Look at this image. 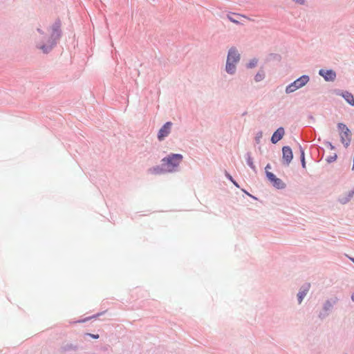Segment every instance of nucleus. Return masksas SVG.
Returning <instances> with one entry per match:
<instances>
[{
    "mask_svg": "<svg viewBox=\"0 0 354 354\" xmlns=\"http://www.w3.org/2000/svg\"><path fill=\"white\" fill-rule=\"evenodd\" d=\"M62 22L59 19L55 20L50 28V35L48 37L44 31L37 28V31L42 35V38L35 43V47L41 50L44 54H48L58 44L62 35Z\"/></svg>",
    "mask_w": 354,
    "mask_h": 354,
    "instance_id": "nucleus-1",
    "label": "nucleus"
},
{
    "mask_svg": "<svg viewBox=\"0 0 354 354\" xmlns=\"http://www.w3.org/2000/svg\"><path fill=\"white\" fill-rule=\"evenodd\" d=\"M183 156L180 153H171L161 160V162L167 169L168 173H173L178 171L180 162L183 161Z\"/></svg>",
    "mask_w": 354,
    "mask_h": 354,
    "instance_id": "nucleus-2",
    "label": "nucleus"
},
{
    "mask_svg": "<svg viewBox=\"0 0 354 354\" xmlns=\"http://www.w3.org/2000/svg\"><path fill=\"white\" fill-rule=\"evenodd\" d=\"M309 81L310 77L308 75H301L286 87V93L290 94L295 92L297 89L304 87Z\"/></svg>",
    "mask_w": 354,
    "mask_h": 354,
    "instance_id": "nucleus-3",
    "label": "nucleus"
},
{
    "mask_svg": "<svg viewBox=\"0 0 354 354\" xmlns=\"http://www.w3.org/2000/svg\"><path fill=\"white\" fill-rule=\"evenodd\" d=\"M337 129L339 131L341 142L347 148L352 140V133L347 126L342 122L337 124Z\"/></svg>",
    "mask_w": 354,
    "mask_h": 354,
    "instance_id": "nucleus-4",
    "label": "nucleus"
},
{
    "mask_svg": "<svg viewBox=\"0 0 354 354\" xmlns=\"http://www.w3.org/2000/svg\"><path fill=\"white\" fill-rule=\"evenodd\" d=\"M339 301L337 297H331L324 301L322 309L318 315L320 319H324L332 311L333 306Z\"/></svg>",
    "mask_w": 354,
    "mask_h": 354,
    "instance_id": "nucleus-5",
    "label": "nucleus"
},
{
    "mask_svg": "<svg viewBox=\"0 0 354 354\" xmlns=\"http://www.w3.org/2000/svg\"><path fill=\"white\" fill-rule=\"evenodd\" d=\"M266 176L274 188L277 189L286 188V183L281 179L277 178L273 173L266 171Z\"/></svg>",
    "mask_w": 354,
    "mask_h": 354,
    "instance_id": "nucleus-6",
    "label": "nucleus"
},
{
    "mask_svg": "<svg viewBox=\"0 0 354 354\" xmlns=\"http://www.w3.org/2000/svg\"><path fill=\"white\" fill-rule=\"evenodd\" d=\"M172 125L173 124L171 122H167L162 126V127L159 129L157 136L159 141L163 140L169 135Z\"/></svg>",
    "mask_w": 354,
    "mask_h": 354,
    "instance_id": "nucleus-7",
    "label": "nucleus"
},
{
    "mask_svg": "<svg viewBox=\"0 0 354 354\" xmlns=\"http://www.w3.org/2000/svg\"><path fill=\"white\" fill-rule=\"evenodd\" d=\"M318 74L322 76L326 82H333L336 79V72L333 69H320Z\"/></svg>",
    "mask_w": 354,
    "mask_h": 354,
    "instance_id": "nucleus-8",
    "label": "nucleus"
},
{
    "mask_svg": "<svg viewBox=\"0 0 354 354\" xmlns=\"http://www.w3.org/2000/svg\"><path fill=\"white\" fill-rule=\"evenodd\" d=\"M241 59V54L239 53L238 49L235 46H232L229 50L227 55V61L231 62L239 63Z\"/></svg>",
    "mask_w": 354,
    "mask_h": 354,
    "instance_id": "nucleus-9",
    "label": "nucleus"
},
{
    "mask_svg": "<svg viewBox=\"0 0 354 354\" xmlns=\"http://www.w3.org/2000/svg\"><path fill=\"white\" fill-rule=\"evenodd\" d=\"M334 92L337 95L342 96L348 104L352 106H354V96L351 93L348 91H341L339 89H336Z\"/></svg>",
    "mask_w": 354,
    "mask_h": 354,
    "instance_id": "nucleus-10",
    "label": "nucleus"
},
{
    "mask_svg": "<svg viewBox=\"0 0 354 354\" xmlns=\"http://www.w3.org/2000/svg\"><path fill=\"white\" fill-rule=\"evenodd\" d=\"M293 158V153L291 148L289 146H284L282 147V158L284 164L288 166Z\"/></svg>",
    "mask_w": 354,
    "mask_h": 354,
    "instance_id": "nucleus-11",
    "label": "nucleus"
},
{
    "mask_svg": "<svg viewBox=\"0 0 354 354\" xmlns=\"http://www.w3.org/2000/svg\"><path fill=\"white\" fill-rule=\"evenodd\" d=\"M285 134L284 128L282 127H279L272 135L270 141L272 144L277 143L281 140Z\"/></svg>",
    "mask_w": 354,
    "mask_h": 354,
    "instance_id": "nucleus-12",
    "label": "nucleus"
},
{
    "mask_svg": "<svg viewBox=\"0 0 354 354\" xmlns=\"http://www.w3.org/2000/svg\"><path fill=\"white\" fill-rule=\"evenodd\" d=\"M147 171L149 174H151L153 175H161V174L168 173L162 162L160 165H156V166L150 167Z\"/></svg>",
    "mask_w": 354,
    "mask_h": 354,
    "instance_id": "nucleus-13",
    "label": "nucleus"
},
{
    "mask_svg": "<svg viewBox=\"0 0 354 354\" xmlns=\"http://www.w3.org/2000/svg\"><path fill=\"white\" fill-rule=\"evenodd\" d=\"M309 288H310V283H306L304 286H302L301 287V288L299 289V291L297 293V300H298V303L299 304L302 302L304 297L307 295V293L309 290Z\"/></svg>",
    "mask_w": 354,
    "mask_h": 354,
    "instance_id": "nucleus-14",
    "label": "nucleus"
},
{
    "mask_svg": "<svg viewBox=\"0 0 354 354\" xmlns=\"http://www.w3.org/2000/svg\"><path fill=\"white\" fill-rule=\"evenodd\" d=\"M353 196H354V188H353L351 190L348 192V193H346L345 195L340 196L338 198V201L341 204L345 205L351 200V198L353 197Z\"/></svg>",
    "mask_w": 354,
    "mask_h": 354,
    "instance_id": "nucleus-15",
    "label": "nucleus"
},
{
    "mask_svg": "<svg viewBox=\"0 0 354 354\" xmlns=\"http://www.w3.org/2000/svg\"><path fill=\"white\" fill-rule=\"evenodd\" d=\"M236 62H231L226 60L225 64V71L229 75H234L236 71Z\"/></svg>",
    "mask_w": 354,
    "mask_h": 354,
    "instance_id": "nucleus-16",
    "label": "nucleus"
},
{
    "mask_svg": "<svg viewBox=\"0 0 354 354\" xmlns=\"http://www.w3.org/2000/svg\"><path fill=\"white\" fill-rule=\"evenodd\" d=\"M245 160L247 165L250 167V169L254 171V173L257 172V167L253 162V158L252 157L251 153L250 151L245 153Z\"/></svg>",
    "mask_w": 354,
    "mask_h": 354,
    "instance_id": "nucleus-17",
    "label": "nucleus"
},
{
    "mask_svg": "<svg viewBox=\"0 0 354 354\" xmlns=\"http://www.w3.org/2000/svg\"><path fill=\"white\" fill-rule=\"evenodd\" d=\"M78 349V346L71 343H68L62 347V350L64 352L74 351H76Z\"/></svg>",
    "mask_w": 354,
    "mask_h": 354,
    "instance_id": "nucleus-18",
    "label": "nucleus"
},
{
    "mask_svg": "<svg viewBox=\"0 0 354 354\" xmlns=\"http://www.w3.org/2000/svg\"><path fill=\"white\" fill-rule=\"evenodd\" d=\"M266 77L265 71L263 69H260L254 76V81L259 82L264 80Z\"/></svg>",
    "mask_w": 354,
    "mask_h": 354,
    "instance_id": "nucleus-19",
    "label": "nucleus"
},
{
    "mask_svg": "<svg viewBox=\"0 0 354 354\" xmlns=\"http://www.w3.org/2000/svg\"><path fill=\"white\" fill-rule=\"evenodd\" d=\"M299 149L300 151V160L301 165L303 169H306V160H305V152L303 147L299 145Z\"/></svg>",
    "mask_w": 354,
    "mask_h": 354,
    "instance_id": "nucleus-20",
    "label": "nucleus"
},
{
    "mask_svg": "<svg viewBox=\"0 0 354 354\" xmlns=\"http://www.w3.org/2000/svg\"><path fill=\"white\" fill-rule=\"evenodd\" d=\"M258 63V59L257 58H253L249 61L246 64L247 68H254Z\"/></svg>",
    "mask_w": 354,
    "mask_h": 354,
    "instance_id": "nucleus-21",
    "label": "nucleus"
},
{
    "mask_svg": "<svg viewBox=\"0 0 354 354\" xmlns=\"http://www.w3.org/2000/svg\"><path fill=\"white\" fill-rule=\"evenodd\" d=\"M225 176L229 180H230L234 185V186H236L238 188L239 187V185L238 184V183L227 171H225Z\"/></svg>",
    "mask_w": 354,
    "mask_h": 354,
    "instance_id": "nucleus-22",
    "label": "nucleus"
},
{
    "mask_svg": "<svg viewBox=\"0 0 354 354\" xmlns=\"http://www.w3.org/2000/svg\"><path fill=\"white\" fill-rule=\"evenodd\" d=\"M262 137H263V132L261 131H259L258 132H257L255 137H254L255 142L257 144H259Z\"/></svg>",
    "mask_w": 354,
    "mask_h": 354,
    "instance_id": "nucleus-23",
    "label": "nucleus"
},
{
    "mask_svg": "<svg viewBox=\"0 0 354 354\" xmlns=\"http://www.w3.org/2000/svg\"><path fill=\"white\" fill-rule=\"evenodd\" d=\"M103 313H104V312L100 313H97L95 315H93V316L88 317H86V318H85L84 319L80 320V321H78V322H86L88 320H90V319H93V318H97L100 315H102Z\"/></svg>",
    "mask_w": 354,
    "mask_h": 354,
    "instance_id": "nucleus-24",
    "label": "nucleus"
},
{
    "mask_svg": "<svg viewBox=\"0 0 354 354\" xmlns=\"http://www.w3.org/2000/svg\"><path fill=\"white\" fill-rule=\"evenodd\" d=\"M337 158V156L336 153H334L333 156H329L326 158V160L328 163H332L335 162Z\"/></svg>",
    "mask_w": 354,
    "mask_h": 354,
    "instance_id": "nucleus-25",
    "label": "nucleus"
},
{
    "mask_svg": "<svg viewBox=\"0 0 354 354\" xmlns=\"http://www.w3.org/2000/svg\"><path fill=\"white\" fill-rule=\"evenodd\" d=\"M236 14L235 13H232L231 15H227V19L232 23L235 24H240L241 23L236 20L235 18H234L232 17V15H236Z\"/></svg>",
    "mask_w": 354,
    "mask_h": 354,
    "instance_id": "nucleus-26",
    "label": "nucleus"
},
{
    "mask_svg": "<svg viewBox=\"0 0 354 354\" xmlns=\"http://www.w3.org/2000/svg\"><path fill=\"white\" fill-rule=\"evenodd\" d=\"M84 335L85 336H89V337H92L93 339H98L99 337H100L98 334L95 335V334H92V333H85Z\"/></svg>",
    "mask_w": 354,
    "mask_h": 354,
    "instance_id": "nucleus-27",
    "label": "nucleus"
},
{
    "mask_svg": "<svg viewBox=\"0 0 354 354\" xmlns=\"http://www.w3.org/2000/svg\"><path fill=\"white\" fill-rule=\"evenodd\" d=\"M325 145H326L328 147H329V149H331V150L335 149V146H334V145H333V144H332L330 142H329V141H326V142H325Z\"/></svg>",
    "mask_w": 354,
    "mask_h": 354,
    "instance_id": "nucleus-28",
    "label": "nucleus"
},
{
    "mask_svg": "<svg viewBox=\"0 0 354 354\" xmlns=\"http://www.w3.org/2000/svg\"><path fill=\"white\" fill-rule=\"evenodd\" d=\"M293 1L299 5H304L306 0H293Z\"/></svg>",
    "mask_w": 354,
    "mask_h": 354,
    "instance_id": "nucleus-29",
    "label": "nucleus"
},
{
    "mask_svg": "<svg viewBox=\"0 0 354 354\" xmlns=\"http://www.w3.org/2000/svg\"><path fill=\"white\" fill-rule=\"evenodd\" d=\"M243 192L245 193L247 195H248L249 196L252 197V198H256L255 197H254L253 196H252L251 194H250L247 191L245 190H243Z\"/></svg>",
    "mask_w": 354,
    "mask_h": 354,
    "instance_id": "nucleus-30",
    "label": "nucleus"
},
{
    "mask_svg": "<svg viewBox=\"0 0 354 354\" xmlns=\"http://www.w3.org/2000/svg\"><path fill=\"white\" fill-rule=\"evenodd\" d=\"M351 299L353 301H354V292L351 294Z\"/></svg>",
    "mask_w": 354,
    "mask_h": 354,
    "instance_id": "nucleus-31",
    "label": "nucleus"
},
{
    "mask_svg": "<svg viewBox=\"0 0 354 354\" xmlns=\"http://www.w3.org/2000/svg\"><path fill=\"white\" fill-rule=\"evenodd\" d=\"M270 164H268V165H266V167H265V169H266V171H268L267 169H270Z\"/></svg>",
    "mask_w": 354,
    "mask_h": 354,
    "instance_id": "nucleus-32",
    "label": "nucleus"
},
{
    "mask_svg": "<svg viewBox=\"0 0 354 354\" xmlns=\"http://www.w3.org/2000/svg\"><path fill=\"white\" fill-rule=\"evenodd\" d=\"M350 259L351 260L352 262L354 263V258H350Z\"/></svg>",
    "mask_w": 354,
    "mask_h": 354,
    "instance_id": "nucleus-33",
    "label": "nucleus"
},
{
    "mask_svg": "<svg viewBox=\"0 0 354 354\" xmlns=\"http://www.w3.org/2000/svg\"><path fill=\"white\" fill-rule=\"evenodd\" d=\"M246 114H247V112H244V113L242 114V115H246Z\"/></svg>",
    "mask_w": 354,
    "mask_h": 354,
    "instance_id": "nucleus-34",
    "label": "nucleus"
}]
</instances>
